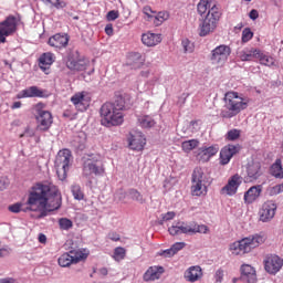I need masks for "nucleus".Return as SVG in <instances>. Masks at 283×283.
<instances>
[{
    "instance_id": "dca6fc26",
    "label": "nucleus",
    "mask_w": 283,
    "mask_h": 283,
    "mask_svg": "<svg viewBox=\"0 0 283 283\" xmlns=\"http://www.w3.org/2000/svg\"><path fill=\"white\" fill-rule=\"evenodd\" d=\"M145 145H147V139L143 133L136 132L129 135L128 146L133 151H143L145 149Z\"/></svg>"
},
{
    "instance_id": "bf43d9fd",
    "label": "nucleus",
    "mask_w": 283,
    "mask_h": 283,
    "mask_svg": "<svg viewBox=\"0 0 283 283\" xmlns=\"http://www.w3.org/2000/svg\"><path fill=\"white\" fill-rule=\"evenodd\" d=\"M249 17L250 19H252V21H255L260 17V13L258 12V10L252 9L249 13Z\"/></svg>"
},
{
    "instance_id": "f257e3e1",
    "label": "nucleus",
    "mask_w": 283,
    "mask_h": 283,
    "mask_svg": "<svg viewBox=\"0 0 283 283\" xmlns=\"http://www.w3.org/2000/svg\"><path fill=\"white\" fill-rule=\"evenodd\" d=\"M27 205L30 211H41V216H46V211H57L63 205V196L59 187L54 185L35 184L31 187Z\"/></svg>"
},
{
    "instance_id": "864d4df0",
    "label": "nucleus",
    "mask_w": 283,
    "mask_h": 283,
    "mask_svg": "<svg viewBox=\"0 0 283 283\" xmlns=\"http://www.w3.org/2000/svg\"><path fill=\"white\" fill-rule=\"evenodd\" d=\"M224 279V271L222 270H217L216 274H214V280L216 282H222V280Z\"/></svg>"
},
{
    "instance_id": "69168bd1",
    "label": "nucleus",
    "mask_w": 283,
    "mask_h": 283,
    "mask_svg": "<svg viewBox=\"0 0 283 283\" xmlns=\"http://www.w3.org/2000/svg\"><path fill=\"white\" fill-rule=\"evenodd\" d=\"M15 280L13 277H6V279H0V283H14Z\"/></svg>"
},
{
    "instance_id": "ea45409f",
    "label": "nucleus",
    "mask_w": 283,
    "mask_h": 283,
    "mask_svg": "<svg viewBox=\"0 0 283 283\" xmlns=\"http://www.w3.org/2000/svg\"><path fill=\"white\" fill-rule=\"evenodd\" d=\"M125 103L123 95H116L115 101L111 104H113L116 109H119V112H125Z\"/></svg>"
},
{
    "instance_id": "20e7f679",
    "label": "nucleus",
    "mask_w": 283,
    "mask_h": 283,
    "mask_svg": "<svg viewBox=\"0 0 283 283\" xmlns=\"http://www.w3.org/2000/svg\"><path fill=\"white\" fill-rule=\"evenodd\" d=\"M266 239L268 237L264 232L251 234L231 243L230 251L232 255H244V253H251L253 249L262 247L266 242Z\"/></svg>"
},
{
    "instance_id": "c9c22d12",
    "label": "nucleus",
    "mask_w": 283,
    "mask_h": 283,
    "mask_svg": "<svg viewBox=\"0 0 283 283\" xmlns=\"http://www.w3.org/2000/svg\"><path fill=\"white\" fill-rule=\"evenodd\" d=\"M256 59L260 61L261 65H268V67H271V65H275V60L270 55L262 53V51L260 50Z\"/></svg>"
},
{
    "instance_id": "c756f323",
    "label": "nucleus",
    "mask_w": 283,
    "mask_h": 283,
    "mask_svg": "<svg viewBox=\"0 0 283 283\" xmlns=\"http://www.w3.org/2000/svg\"><path fill=\"white\" fill-rule=\"evenodd\" d=\"M260 56V50L250 49L239 52L240 61H253V59H258Z\"/></svg>"
},
{
    "instance_id": "a19ab883",
    "label": "nucleus",
    "mask_w": 283,
    "mask_h": 283,
    "mask_svg": "<svg viewBox=\"0 0 283 283\" xmlns=\"http://www.w3.org/2000/svg\"><path fill=\"white\" fill-rule=\"evenodd\" d=\"M59 224H60V229H62V231H70V229H72V227H74V223L72 222V220H70L67 218H61L59 220Z\"/></svg>"
},
{
    "instance_id": "393cba45",
    "label": "nucleus",
    "mask_w": 283,
    "mask_h": 283,
    "mask_svg": "<svg viewBox=\"0 0 283 283\" xmlns=\"http://www.w3.org/2000/svg\"><path fill=\"white\" fill-rule=\"evenodd\" d=\"M17 98H43V91L36 86H31L19 93Z\"/></svg>"
},
{
    "instance_id": "4be33fe9",
    "label": "nucleus",
    "mask_w": 283,
    "mask_h": 283,
    "mask_svg": "<svg viewBox=\"0 0 283 283\" xmlns=\"http://www.w3.org/2000/svg\"><path fill=\"white\" fill-rule=\"evenodd\" d=\"M161 42V34L147 32L142 35V43H144L147 48H156V45Z\"/></svg>"
},
{
    "instance_id": "f8f14e48",
    "label": "nucleus",
    "mask_w": 283,
    "mask_h": 283,
    "mask_svg": "<svg viewBox=\"0 0 283 283\" xmlns=\"http://www.w3.org/2000/svg\"><path fill=\"white\" fill-rule=\"evenodd\" d=\"M263 264L266 273H269L270 275H275L276 273H280V271H282L283 259L276 254H270L265 256Z\"/></svg>"
},
{
    "instance_id": "c85d7f7f",
    "label": "nucleus",
    "mask_w": 283,
    "mask_h": 283,
    "mask_svg": "<svg viewBox=\"0 0 283 283\" xmlns=\"http://www.w3.org/2000/svg\"><path fill=\"white\" fill-rule=\"evenodd\" d=\"M71 256L73 258L74 264H78V262L83 260H87L90 255V250L87 249H77V250H71L70 251Z\"/></svg>"
},
{
    "instance_id": "37998d69",
    "label": "nucleus",
    "mask_w": 283,
    "mask_h": 283,
    "mask_svg": "<svg viewBox=\"0 0 283 283\" xmlns=\"http://www.w3.org/2000/svg\"><path fill=\"white\" fill-rule=\"evenodd\" d=\"M251 39H253V32L251 31L250 28H245L243 31H242V43H249V41H251Z\"/></svg>"
},
{
    "instance_id": "49530a36",
    "label": "nucleus",
    "mask_w": 283,
    "mask_h": 283,
    "mask_svg": "<svg viewBox=\"0 0 283 283\" xmlns=\"http://www.w3.org/2000/svg\"><path fill=\"white\" fill-rule=\"evenodd\" d=\"M181 45H182L185 52H189V53L193 52V43H191V41H189V39L182 40Z\"/></svg>"
},
{
    "instance_id": "4c0bfd02",
    "label": "nucleus",
    "mask_w": 283,
    "mask_h": 283,
    "mask_svg": "<svg viewBox=\"0 0 283 283\" xmlns=\"http://www.w3.org/2000/svg\"><path fill=\"white\" fill-rule=\"evenodd\" d=\"M258 176H262V171L260 170V164H252L248 166V177L258 178Z\"/></svg>"
},
{
    "instance_id": "de8ad7c7",
    "label": "nucleus",
    "mask_w": 283,
    "mask_h": 283,
    "mask_svg": "<svg viewBox=\"0 0 283 283\" xmlns=\"http://www.w3.org/2000/svg\"><path fill=\"white\" fill-rule=\"evenodd\" d=\"M118 17H120V13L116 10H111L106 14L107 21H116V19H118Z\"/></svg>"
},
{
    "instance_id": "6ab92c4d",
    "label": "nucleus",
    "mask_w": 283,
    "mask_h": 283,
    "mask_svg": "<svg viewBox=\"0 0 283 283\" xmlns=\"http://www.w3.org/2000/svg\"><path fill=\"white\" fill-rule=\"evenodd\" d=\"M88 65H90V61L85 59L76 60V59L70 57L66 61V67L72 72H85Z\"/></svg>"
},
{
    "instance_id": "e2e57ef3",
    "label": "nucleus",
    "mask_w": 283,
    "mask_h": 283,
    "mask_svg": "<svg viewBox=\"0 0 283 283\" xmlns=\"http://www.w3.org/2000/svg\"><path fill=\"white\" fill-rule=\"evenodd\" d=\"M22 103L21 102H14L12 105H11V109H21L22 107Z\"/></svg>"
},
{
    "instance_id": "3c124183",
    "label": "nucleus",
    "mask_w": 283,
    "mask_h": 283,
    "mask_svg": "<svg viewBox=\"0 0 283 283\" xmlns=\"http://www.w3.org/2000/svg\"><path fill=\"white\" fill-rule=\"evenodd\" d=\"M158 255H161V258H174V255L176 254L174 253V250L170 248V249L158 252Z\"/></svg>"
},
{
    "instance_id": "052dcab7",
    "label": "nucleus",
    "mask_w": 283,
    "mask_h": 283,
    "mask_svg": "<svg viewBox=\"0 0 283 283\" xmlns=\"http://www.w3.org/2000/svg\"><path fill=\"white\" fill-rule=\"evenodd\" d=\"M192 178H202V168H195Z\"/></svg>"
},
{
    "instance_id": "9d476101",
    "label": "nucleus",
    "mask_w": 283,
    "mask_h": 283,
    "mask_svg": "<svg viewBox=\"0 0 283 283\" xmlns=\"http://www.w3.org/2000/svg\"><path fill=\"white\" fill-rule=\"evenodd\" d=\"M229 56H231V46L227 44H221L217 46L214 50L211 52V61L213 65H219L222 67L229 61Z\"/></svg>"
},
{
    "instance_id": "412c9836",
    "label": "nucleus",
    "mask_w": 283,
    "mask_h": 283,
    "mask_svg": "<svg viewBox=\"0 0 283 283\" xmlns=\"http://www.w3.org/2000/svg\"><path fill=\"white\" fill-rule=\"evenodd\" d=\"M54 61H56V57L54 56L53 53H50V52L43 53L39 59V67L42 70V72H45V74H48Z\"/></svg>"
},
{
    "instance_id": "ddd939ff",
    "label": "nucleus",
    "mask_w": 283,
    "mask_h": 283,
    "mask_svg": "<svg viewBox=\"0 0 283 283\" xmlns=\"http://www.w3.org/2000/svg\"><path fill=\"white\" fill-rule=\"evenodd\" d=\"M275 211H277V205L272 200L265 201L259 211L261 222H271L275 218Z\"/></svg>"
},
{
    "instance_id": "7c9ffc66",
    "label": "nucleus",
    "mask_w": 283,
    "mask_h": 283,
    "mask_svg": "<svg viewBox=\"0 0 283 283\" xmlns=\"http://www.w3.org/2000/svg\"><path fill=\"white\" fill-rule=\"evenodd\" d=\"M137 120L144 129H151V127L156 126V120L149 115H140Z\"/></svg>"
},
{
    "instance_id": "338daca9",
    "label": "nucleus",
    "mask_w": 283,
    "mask_h": 283,
    "mask_svg": "<svg viewBox=\"0 0 283 283\" xmlns=\"http://www.w3.org/2000/svg\"><path fill=\"white\" fill-rule=\"evenodd\" d=\"M99 273H101L102 275H107V269H106V268L99 269Z\"/></svg>"
},
{
    "instance_id": "423d86ee",
    "label": "nucleus",
    "mask_w": 283,
    "mask_h": 283,
    "mask_svg": "<svg viewBox=\"0 0 283 283\" xmlns=\"http://www.w3.org/2000/svg\"><path fill=\"white\" fill-rule=\"evenodd\" d=\"M168 231L170 235H180L182 233L193 235L196 233H209V227L196 222L185 223L179 221L174 223Z\"/></svg>"
},
{
    "instance_id": "9b49d317",
    "label": "nucleus",
    "mask_w": 283,
    "mask_h": 283,
    "mask_svg": "<svg viewBox=\"0 0 283 283\" xmlns=\"http://www.w3.org/2000/svg\"><path fill=\"white\" fill-rule=\"evenodd\" d=\"M71 103L78 112H87L90 103H92V96L87 91L77 92L71 97Z\"/></svg>"
},
{
    "instance_id": "09e8293b",
    "label": "nucleus",
    "mask_w": 283,
    "mask_h": 283,
    "mask_svg": "<svg viewBox=\"0 0 283 283\" xmlns=\"http://www.w3.org/2000/svg\"><path fill=\"white\" fill-rule=\"evenodd\" d=\"M187 247V244L185 242H176L171 245V250L174 252V254L176 255V253H178V251H182V248Z\"/></svg>"
},
{
    "instance_id": "f3484780",
    "label": "nucleus",
    "mask_w": 283,
    "mask_h": 283,
    "mask_svg": "<svg viewBox=\"0 0 283 283\" xmlns=\"http://www.w3.org/2000/svg\"><path fill=\"white\" fill-rule=\"evenodd\" d=\"M241 280L247 283H258V272L250 264H242L240 268Z\"/></svg>"
},
{
    "instance_id": "a878e982",
    "label": "nucleus",
    "mask_w": 283,
    "mask_h": 283,
    "mask_svg": "<svg viewBox=\"0 0 283 283\" xmlns=\"http://www.w3.org/2000/svg\"><path fill=\"white\" fill-rule=\"evenodd\" d=\"M165 273L163 266H150L144 274L145 282H154V280H160V275Z\"/></svg>"
},
{
    "instance_id": "79ce46f5",
    "label": "nucleus",
    "mask_w": 283,
    "mask_h": 283,
    "mask_svg": "<svg viewBox=\"0 0 283 283\" xmlns=\"http://www.w3.org/2000/svg\"><path fill=\"white\" fill-rule=\"evenodd\" d=\"M129 196L132 200H136V202H139V205H144L145 198H143V195L138 190L136 189L129 190Z\"/></svg>"
},
{
    "instance_id": "c03bdc74",
    "label": "nucleus",
    "mask_w": 283,
    "mask_h": 283,
    "mask_svg": "<svg viewBox=\"0 0 283 283\" xmlns=\"http://www.w3.org/2000/svg\"><path fill=\"white\" fill-rule=\"evenodd\" d=\"M143 14H145L147 21H151L154 19V14H156V11H154L149 6H145L143 8Z\"/></svg>"
},
{
    "instance_id": "6e6552de",
    "label": "nucleus",
    "mask_w": 283,
    "mask_h": 283,
    "mask_svg": "<svg viewBox=\"0 0 283 283\" xmlns=\"http://www.w3.org/2000/svg\"><path fill=\"white\" fill-rule=\"evenodd\" d=\"M21 23V14L8 15L3 21L0 22V43H6L7 36H12L17 30H19V24Z\"/></svg>"
},
{
    "instance_id": "4468645a",
    "label": "nucleus",
    "mask_w": 283,
    "mask_h": 283,
    "mask_svg": "<svg viewBox=\"0 0 283 283\" xmlns=\"http://www.w3.org/2000/svg\"><path fill=\"white\" fill-rule=\"evenodd\" d=\"M241 147L240 145H226L221 150L219 155V163L220 165H229L231 163V158L235 156L240 151Z\"/></svg>"
},
{
    "instance_id": "e433bc0d",
    "label": "nucleus",
    "mask_w": 283,
    "mask_h": 283,
    "mask_svg": "<svg viewBox=\"0 0 283 283\" xmlns=\"http://www.w3.org/2000/svg\"><path fill=\"white\" fill-rule=\"evenodd\" d=\"M127 255V250H125V248L123 247H117L114 249L113 252V260H115V262H122V260Z\"/></svg>"
},
{
    "instance_id": "72a5a7b5",
    "label": "nucleus",
    "mask_w": 283,
    "mask_h": 283,
    "mask_svg": "<svg viewBox=\"0 0 283 283\" xmlns=\"http://www.w3.org/2000/svg\"><path fill=\"white\" fill-rule=\"evenodd\" d=\"M270 174L274 178H282L283 176L282 159L275 160V163L270 168Z\"/></svg>"
},
{
    "instance_id": "8fccbe9b",
    "label": "nucleus",
    "mask_w": 283,
    "mask_h": 283,
    "mask_svg": "<svg viewBox=\"0 0 283 283\" xmlns=\"http://www.w3.org/2000/svg\"><path fill=\"white\" fill-rule=\"evenodd\" d=\"M21 207H23V203H13L9 206V211L11 213H21Z\"/></svg>"
},
{
    "instance_id": "7ed1b4c3",
    "label": "nucleus",
    "mask_w": 283,
    "mask_h": 283,
    "mask_svg": "<svg viewBox=\"0 0 283 283\" xmlns=\"http://www.w3.org/2000/svg\"><path fill=\"white\" fill-rule=\"evenodd\" d=\"M249 107V99L240 96L235 91H229L224 95V109L221 111V118H233L240 112Z\"/></svg>"
},
{
    "instance_id": "0e129e2a",
    "label": "nucleus",
    "mask_w": 283,
    "mask_h": 283,
    "mask_svg": "<svg viewBox=\"0 0 283 283\" xmlns=\"http://www.w3.org/2000/svg\"><path fill=\"white\" fill-rule=\"evenodd\" d=\"M39 242H40L41 244H45V242H48V237H45V234L41 233V234L39 235Z\"/></svg>"
},
{
    "instance_id": "a18cd8bd",
    "label": "nucleus",
    "mask_w": 283,
    "mask_h": 283,
    "mask_svg": "<svg viewBox=\"0 0 283 283\" xmlns=\"http://www.w3.org/2000/svg\"><path fill=\"white\" fill-rule=\"evenodd\" d=\"M240 134H241L240 129H235V128L231 129L227 134V139L228 140H238V138H240Z\"/></svg>"
},
{
    "instance_id": "5701e85b",
    "label": "nucleus",
    "mask_w": 283,
    "mask_h": 283,
    "mask_svg": "<svg viewBox=\"0 0 283 283\" xmlns=\"http://www.w3.org/2000/svg\"><path fill=\"white\" fill-rule=\"evenodd\" d=\"M185 280H187V282H198V280L202 279V268H200L199 265H192L190 266L184 275Z\"/></svg>"
},
{
    "instance_id": "cd10ccee",
    "label": "nucleus",
    "mask_w": 283,
    "mask_h": 283,
    "mask_svg": "<svg viewBox=\"0 0 283 283\" xmlns=\"http://www.w3.org/2000/svg\"><path fill=\"white\" fill-rule=\"evenodd\" d=\"M240 185H242V181H240V179H229L228 184L221 189V192L227 193V196H235V193H238Z\"/></svg>"
},
{
    "instance_id": "39448f33",
    "label": "nucleus",
    "mask_w": 283,
    "mask_h": 283,
    "mask_svg": "<svg viewBox=\"0 0 283 283\" xmlns=\"http://www.w3.org/2000/svg\"><path fill=\"white\" fill-rule=\"evenodd\" d=\"M99 114L103 127H118V125L125 123V114L109 102L102 105Z\"/></svg>"
},
{
    "instance_id": "6e6d98bb",
    "label": "nucleus",
    "mask_w": 283,
    "mask_h": 283,
    "mask_svg": "<svg viewBox=\"0 0 283 283\" xmlns=\"http://www.w3.org/2000/svg\"><path fill=\"white\" fill-rule=\"evenodd\" d=\"M167 17H168L167 13H165V12H159V13L155 17V19H156V21H159V23H163V21H165V19H167Z\"/></svg>"
},
{
    "instance_id": "0eeeda50",
    "label": "nucleus",
    "mask_w": 283,
    "mask_h": 283,
    "mask_svg": "<svg viewBox=\"0 0 283 283\" xmlns=\"http://www.w3.org/2000/svg\"><path fill=\"white\" fill-rule=\"evenodd\" d=\"M33 109L35 112L36 129H39V132H50V127H52L54 123L52 113L45 109V104L43 103L35 104Z\"/></svg>"
},
{
    "instance_id": "2eb2a0df",
    "label": "nucleus",
    "mask_w": 283,
    "mask_h": 283,
    "mask_svg": "<svg viewBox=\"0 0 283 283\" xmlns=\"http://www.w3.org/2000/svg\"><path fill=\"white\" fill-rule=\"evenodd\" d=\"M218 151H220V146H218V144L212 146H202L198 149L197 160H199V163H209Z\"/></svg>"
},
{
    "instance_id": "bb28decb",
    "label": "nucleus",
    "mask_w": 283,
    "mask_h": 283,
    "mask_svg": "<svg viewBox=\"0 0 283 283\" xmlns=\"http://www.w3.org/2000/svg\"><path fill=\"white\" fill-rule=\"evenodd\" d=\"M192 196H207V185L200 178H193L191 182Z\"/></svg>"
},
{
    "instance_id": "f704fd0d",
    "label": "nucleus",
    "mask_w": 283,
    "mask_h": 283,
    "mask_svg": "<svg viewBox=\"0 0 283 283\" xmlns=\"http://www.w3.org/2000/svg\"><path fill=\"white\" fill-rule=\"evenodd\" d=\"M44 6H51L56 10H63V8H67V2L64 0H41Z\"/></svg>"
},
{
    "instance_id": "5fc2aeb1",
    "label": "nucleus",
    "mask_w": 283,
    "mask_h": 283,
    "mask_svg": "<svg viewBox=\"0 0 283 283\" xmlns=\"http://www.w3.org/2000/svg\"><path fill=\"white\" fill-rule=\"evenodd\" d=\"M108 239L112 240L113 242H118V241H120V234H118L116 232H109Z\"/></svg>"
},
{
    "instance_id": "2f4dec72",
    "label": "nucleus",
    "mask_w": 283,
    "mask_h": 283,
    "mask_svg": "<svg viewBox=\"0 0 283 283\" xmlns=\"http://www.w3.org/2000/svg\"><path fill=\"white\" fill-rule=\"evenodd\" d=\"M57 264H59V266H62L63 269H65L67 266H72V264H74V258H72V253H70V252L63 253L57 259Z\"/></svg>"
},
{
    "instance_id": "f03ea898",
    "label": "nucleus",
    "mask_w": 283,
    "mask_h": 283,
    "mask_svg": "<svg viewBox=\"0 0 283 283\" xmlns=\"http://www.w3.org/2000/svg\"><path fill=\"white\" fill-rule=\"evenodd\" d=\"M198 14L201 17L199 20L198 34L199 36H209L213 34L220 23L222 13L220 8L213 0H200L197 4Z\"/></svg>"
},
{
    "instance_id": "603ef678",
    "label": "nucleus",
    "mask_w": 283,
    "mask_h": 283,
    "mask_svg": "<svg viewBox=\"0 0 283 283\" xmlns=\"http://www.w3.org/2000/svg\"><path fill=\"white\" fill-rule=\"evenodd\" d=\"M125 198H127V195L123 190H119L115 193V200L117 202H123V200H125Z\"/></svg>"
},
{
    "instance_id": "680f3d73",
    "label": "nucleus",
    "mask_w": 283,
    "mask_h": 283,
    "mask_svg": "<svg viewBox=\"0 0 283 283\" xmlns=\"http://www.w3.org/2000/svg\"><path fill=\"white\" fill-rule=\"evenodd\" d=\"M6 255H10V250L6 248L0 249V258H6Z\"/></svg>"
},
{
    "instance_id": "1a4fd4ad",
    "label": "nucleus",
    "mask_w": 283,
    "mask_h": 283,
    "mask_svg": "<svg viewBox=\"0 0 283 283\" xmlns=\"http://www.w3.org/2000/svg\"><path fill=\"white\" fill-rule=\"evenodd\" d=\"M70 165H72V150L64 148L55 157L57 178H67Z\"/></svg>"
},
{
    "instance_id": "58836bf2",
    "label": "nucleus",
    "mask_w": 283,
    "mask_h": 283,
    "mask_svg": "<svg viewBox=\"0 0 283 283\" xmlns=\"http://www.w3.org/2000/svg\"><path fill=\"white\" fill-rule=\"evenodd\" d=\"M71 191L72 195L74 197L75 200H84L85 198V193L83 192V190L81 189V186L78 185H73L71 187Z\"/></svg>"
},
{
    "instance_id": "aec40b11",
    "label": "nucleus",
    "mask_w": 283,
    "mask_h": 283,
    "mask_svg": "<svg viewBox=\"0 0 283 283\" xmlns=\"http://www.w3.org/2000/svg\"><path fill=\"white\" fill-rule=\"evenodd\" d=\"M84 174L85 176H104L105 168L88 159L84 163Z\"/></svg>"
},
{
    "instance_id": "473e14b6",
    "label": "nucleus",
    "mask_w": 283,
    "mask_h": 283,
    "mask_svg": "<svg viewBox=\"0 0 283 283\" xmlns=\"http://www.w3.org/2000/svg\"><path fill=\"white\" fill-rule=\"evenodd\" d=\"M200 140L198 139H190L181 143V149L185 151V154H190V151H193L197 147H199Z\"/></svg>"
},
{
    "instance_id": "13d9d810",
    "label": "nucleus",
    "mask_w": 283,
    "mask_h": 283,
    "mask_svg": "<svg viewBox=\"0 0 283 283\" xmlns=\"http://www.w3.org/2000/svg\"><path fill=\"white\" fill-rule=\"evenodd\" d=\"M174 218H176V212L170 211L164 214L163 220H174Z\"/></svg>"
},
{
    "instance_id": "a211bd4d",
    "label": "nucleus",
    "mask_w": 283,
    "mask_h": 283,
    "mask_svg": "<svg viewBox=\"0 0 283 283\" xmlns=\"http://www.w3.org/2000/svg\"><path fill=\"white\" fill-rule=\"evenodd\" d=\"M48 43L51 48L63 50V48H67V43H70V35L65 33H56L49 39Z\"/></svg>"
},
{
    "instance_id": "774afa93",
    "label": "nucleus",
    "mask_w": 283,
    "mask_h": 283,
    "mask_svg": "<svg viewBox=\"0 0 283 283\" xmlns=\"http://www.w3.org/2000/svg\"><path fill=\"white\" fill-rule=\"evenodd\" d=\"M132 56H134V59H140V53H133Z\"/></svg>"
},
{
    "instance_id": "b1692460",
    "label": "nucleus",
    "mask_w": 283,
    "mask_h": 283,
    "mask_svg": "<svg viewBox=\"0 0 283 283\" xmlns=\"http://www.w3.org/2000/svg\"><path fill=\"white\" fill-rule=\"evenodd\" d=\"M262 193V186H253L248 191H245L243 200L245 205H253L260 198Z\"/></svg>"
},
{
    "instance_id": "4d7b16f0",
    "label": "nucleus",
    "mask_w": 283,
    "mask_h": 283,
    "mask_svg": "<svg viewBox=\"0 0 283 283\" xmlns=\"http://www.w3.org/2000/svg\"><path fill=\"white\" fill-rule=\"evenodd\" d=\"M105 33L107 36H114V27L112 24H106Z\"/></svg>"
}]
</instances>
